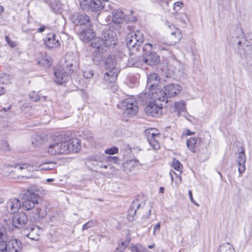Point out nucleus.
<instances>
[{
    "mask_svg": "<svg viewBox=\"0 0 252 252\" xmlns=\"http://www.w3.org/2000/svg\"><path fill=\"white\" fill-rule=\"evenodd\" d=\"M80 148V140L78 138L63 140L62 137H57L50 142L47 151L50 155L55 156L77 153Z\"/></svg>",
    "mask_w": 252,
    "mask_h": 252,
    "instance_id": "obj_1",
    "label": "nucleus"
},
{
    "mask_svg": "<svg viewBox=\"0 0 252 252\" xmlns=\"http://www.w3.org/2000/svg\"><path fill=\"white\" fill-rule=\"evenodd\" d=\"M139 98L143 101L149 100L150 103L145 107L147 114L152 117H158L161 113V109L165 104V98L158 95L155 92H147L141 94Z\"/></svg>",
    "mask_w": 252,
    "mask_h": 252,
    "instance_id": "obj_2",
    "label": "nucleus"
},
{
    "mask_svg": "<svg viewBox=\"0 0 252 252\" xmlns=\"http://www.w3.org/2000/svg\"><path fill=\"white\" fill-rule=\"evenodd\" d=\"M234 42L240 54L246 59L247 69L252 71V42L246 39L238 41L235 40Z\"/></svg>",
    "mask_w": 252,
    "mask_h": 252,
    "instance_id": "obj_3",
    "label": "nucleus"
},
{
    "mask_svg": "<svg viewBox=\"0 0 252 252\" xmlns=\"http://www.w3.org/2000/svg\"><path fill=\"white\" fill-rule=\"evenodd\" d=\"M137 209H139L141 213H145L143 215V219H149L151 213V207L150 204H146L145 202H139L138 199L133 201L131 206L128 211L127 219L132 221L134 220V215L135 214Z\"/></svg>",
    "mask_w": 252,
    "mask_h": 252,
    "instance_id": "obj_4",
    "label": "nucleus"
},
{
    "mask_svg": "<svg viewBox=\"0 0 252 252\" xmlns=\"http://www.w3.org/2000/svg\"><path fill=\"white\" fill-rule=\"evenodd\" d=\"M107 0H79L81 9L87 12H97L104 8Z\"/></svg>",
    "mask_w": 252,
    "mask_h": 252,
    "instance_id": "obj_5",
    "label": "nucleus"
},
{
    "mask_svg": "<svg viewBox=\"0 0 252 252\" xmlns=\"http://www.w3.org/2000/svg\"><path fill=\"white\" fill-rule=\"evenodd\" d=\"M144 35L139 31L132 32L127 34L126 44L129 50L137 51L144 41Z\"/></svg>",
    "mask_w": 252,
    "mask_h": 252,
    "instance_id": "obj_6",
    "label": "nucleus"
},
{
    "mask_svg": "<svg viewBox=\"0 0 252 252\" xmlns=\"http://www.w3.org/2000/svg\"><path fill=\"white\" fill-rule=\"evenodd\" d=\"M182 91V87L178 84H170L165 86L163 89L154 92L157 93L158 95L165 98V103L168 102V97H173L177 95Z\"/></svg>",
    "mask_w": 252,
    "mask_h": 252,
    "instance_id": "obj_7",
    "label": "nucleus"
},
{
    "mask_svg": "<svg viewBox=\"0 0 252 252\" xmlns=\"http://www.w3.org/2000/svg\"><path fill=\"white\" fill-rule=\"evenodd\" d=\"M27 221L26 215L23 212H19L13 216L12 220L5 219L3 225H5L6 228L12 230L13 227L18 228L23 227Z\"/></svg>",
    "mask_w": 252,
    "mask_h": 252,
    "instance_id": "obj_8",
    "label": "nucleus"
},
{
    "mask_svg": "<svg viewBox=\"0 0 252 252\" xmlns=\"http://www.w3.org/2000/svg\"><path fill=\"white\" fill-rule=\"evenodd\" d=\"M136 101L133 97H128L121 101V107L125 115L127 116H134L138 111Z\"/></svg>",
    "mask_w": 252,
    "mask_h": 252,
    "instance_id": "obj_9",
    "label": "nucleus"
},
{
    "mask_svg": "<svg viewBox=\"0 0 252 252\" xmlns=\"http://www.w3.org/2000/svg\"><path fill=\"white\" fill-rule=\"evenodd\" d=\"M147 136V140L149 145L154 150H158L160 148V144L158 140L160 138V135L157 129H151L146 131Z\"/></svg>",
    "mask_w": 252,
    "mask_h": 252,
    "instance_id": "obj_10",
    "label": "nucleus"
},
{
    "mask_svg": "<svg viewBox=\"0 0 252 252\" xmlns=\"http://www.w3.org/2000/svg\"><path fill=\"white\" fill-rule=\"evenodd\" d=\"M167 27L171 30V34L169 36L168 44L173 45L178 43L182 38V34L181 31L174 27L172 24L167 23L166 24Z\"/></svg>",
    "mask_w": 252,
    "mask_h": 252,
    "instance_id": "obj_11",
    "label": "nucleus"
},
{
    "mask_svg": "<svg viewBox=\"0 0 252 252\" xmlns=\"http://www.w3.org/2000/svg\"><path fill=\"white\" fill-rule=\"evenodd\" d=\"M160 78L157 73H152L148 76L147 89L145 93L158 91L157 89Z\"/></svg>",
    "mask_w": 252,
    "mask_h": 252,
    "instance_id": "obj_12",
    "label": "nucleus"
},
{
    "mask_svg": "<svg viewBox=\"0 0 252 252\" xmlns=\"http://www.w3.org/2000/svg\"><path fill=\"white\" fill-rule=\"evenodd\" d=\"M102 38L104 41V45L106 47H110L114 46L116 44L117 35L116 33L109 29L103 32Z\"/></svg>",
    "mask_w": 252,
    "mask_h": 252,
    "instance_id": "obj_13",
    "label": "nucleus"
},
{
    "mask_svg": "<svg viewBox=\"0 0 252 252\" xmlns=\"http://www.w3.org/2000/svg\"><path fill=\"white\" fill-rule=\"evenodd\" d=\"M60 37L54 33H50L47 34L44 40V43L47 48L55 49L60 46Z\"/></svg>",
    "mask_w": 252,
    "mask_h": 252,
    "instance_id": "obj_14",
    "label": "nucleus"
},
{
    "mask_svg": "<svg viewBox=\"0 0 252 252\" xmlns=\"http://www.w3.org/2000/svg\"><path fill=\"white\" fill-rule=\"evenodd\" d=\"M55 81L58 84H63L69 78V74L67 71L64 72L62 68L55 69L54 71Z\"/></svg>",
    "mask_w": 252,
    "mask_h": 252,
    "instance_id": "obj_15",
    "label": "nucleus"
},
{
    "mask_svg": "<svg viewBox=\"0 0 252 252\" xmlns=\"http://www.w3.org/2000/svg\"><path fill=\"white\" fill-rule=\"evenodd\" d=\"M73 23L76 25H89L90 19L84 13H75L72 16Z\"/></svg>",
    "mask_w": 252,
    "mask_h": 252,
    "instance_id": "obj_16",
    "label": "nucleus"
},
{
    "mask_svg": "<svg viewBox=\"0 0 252 252\" xmlns=\"http://www.w3.org/2000/svg\"><path fill=\"white\" fill-rule=\"evenodd\" d=\"M21 206V201L17 198H13L10 199L6 203L5 208L6 211L10 213L17 212Z\"/></svg>",
    "mask_w": 252,
    "mask_h": 252,
    "instance_id": "obj_17",
    "label": "nucleus"
},
{
    "mask_svg": "<svg viewBox=\"0 0 252 252\" xmlns=\"http://www.w3.org/2000/svg\"><path fill=\"white\" fill-rule=\"evenodd\" d=\"M41 189L37 186H31L28 187L26 192L25 193V197L34 199L39 201L40 199V194Z\"/></svg>",
    "mask_w": 252,
    "mask_h": 252,
    "instance_id": "obj_18",
    "label": "nucleus"
},
{
    "mask_svg": "<svg viewBox=\"0 0 252 252\" xmlns=\"http://www.w3.org/2000/svg\"><path fill=\"white\" fill-rule=\"evenodd\" d=\"M7 252H21L23 245L20 241L12 239L7 243Z\"/></svg>",
    "mask_w": 252,
    "mask_h": 252,
    "instance_id": "obj_19",
    "label": "nucleus"
},
{
    "mask_svg": "<svg viewBox=\"0 0 252 252\" xmlns=\"http://www.w3.org/2000/svg\"><path fill=\"white\" fill-rule=\"evenodd\" d=\"M143 60L148 65H154L159 63V57L155 52H151L144 55Z\"/></svg>",
    "mask_w": 252,
    "mask_h": 252,
    "instance_id": "obj_20",
    "label": "nucleus"
},
{
    "mask_svg": "<svg viewBox=\"0 0 252 252\" xmlns=\"http://www.w3.org/2000/svg\"><path fill=\"white\" fill-rule=\"evenodd\" d=\"M5 229L4 227L0 228V252H7L8 237Z\"/></svg>",
    "mask_w": 252,
    "mask_h": 252,
    "instance_id": "obj_21",
    "label": "nucleus"
},
{
    "mask_svg": "<svg viewBox=\"0 0 252 252\" xmlns=\"http://www.w3.org/2000/svg\"><path fill=\"white\" fill-rule=\"evenodd\" d=\"M238 154L239 156L237 159L238 164V171L240 176H241L246 170L245 163L246 160V157L243 149H242L241 151L239 152Z\"/></svg>",
    "mask_w": 252,
    "mask_h": 252,
    "instance_id": "obj_22",
    "label": "nucleus"
},
{
    "mask_svg": "<svg viewBox=\"0 0 252 252\" xmlns=\"http://www.w3.org/2000/svg\"><path fill=\"white\" fill-rule=\"evenodd\" d=\"M37 61L38 65L45 68L49 67L52 64L51 57L45 53H41Z\"/></svg>",
    "mask_w": 252,
    "mask_h": 252,
    "instance_id": "obj_23",
    "label": "nucleus"
},
{
    "mask_svg": "<svg viewBox=\"0 0 252 252\" xmlns=\"http://www.w3.org/2000/svg\"><path fill=\"white\" fill-rule=\"evenodd\" d=\"M94 37V33L91 29L82 30L79 34L80 39L83 42H87L92 40Z\"/></svg>",
    "mask_w": 252,
    "mask_h": 252,
    "instance_id": "obj_24",
    "label": "nucleus"
},
{
    "mask_svg": "<svg viewBox=\"0 0 252 252\" xmlns=\"http://www.w3.org/2000/svg\"><path fill=\"white\" fill-rule=\"evenodd\" d=\"M30 231L28 233L25 234L26 236L32 240H38L41 232V229L37 226H32L30 228Z\"/></svg>",
    "mask_w": 252,
    "mask_h": 252,
    "instance_id": "obj_25",
    "label": "nucleus"
},
{
    "mask_svg": "<svg viewBox=\"0 0 252 252\" xmlns=\"http://www.w3.org/2000/svg\"><path fill=\"white\" fill-rule=\"evenodd\" d=\"M39 201L37 200L25 197L23 202V207L24 210H30L35 207V205L38 204Z\"/></svg>",
    "mask_w": 252,
    "mask_h": 252,
    "instance_id": "obj_26",
    "label": "nucleus"
},
{
    "mask_svg": "<svg viewBox=\"0 0 252 252\" xmlns=\"http://www.w3.org/2000/svg\"><path fill=\"white\" fill-rule=\"evenodd\" d=\"M118 75L117 71L109 70L103 76L104 81L106 83H112L115 82Z\"/></svg>",
    "mask_w": 252,
    "mask_h": 252,
    "instance_id": "obj_27",
    "label": "nucleus"
},
{
    "mask_svg": "<svg viewBox=\"0 0 252 252\" xmlns=\"http://www.w3.org/2000/svg\"><path fill=\"white\" fill-rule=\"evenodd\" d=\"M112 14V21L116 24H121L123 22L124 15L123 11L120 9L113 10Z\"/></svg>",
    "mask_w": 252,
    "mask_h": 252,
    "instance_id": "obj_28",
    "label": "nucleus"
},
{
    "mask_svg": "<svg viewBox=\"0 0 252 252\" xmlns=\"http://www.w3.org/2000/svg\"><path fill=\"white\" fill-rule=\"evenodd\" d=\"M44 1L55 13L58 12L61 8V3L59 0H44Z\"/></svg>",
    "mask_w": 252,
    "mask_h": 252,
    "instance_id": "obj_29",
    "label": "nucleus"
},
{
    "mask_svg": "<svg viewBox=\"0 0 252 252\" xmlns=\"http://www.w3.org/2000/svg\"><path fill=\"white\" fill-rule=\"evenodd\" d=\"M116 62L114 60V56L112 55H108L105 61V67L108 70L117 71L115 68Z\"/></svg>",
    "mask_w": 252,
    "mask_h": 252,
    "instance_id": "obj_30",
    "label": "nucleus"
},
{
    "mask_svg": "<svg viewBox=\"0 0 252 252\" xmlns=\"http://www.w3.org/2000/svg\"><path fill=\"white\" fill-rule=\"evenodd\" d=\"M187 146L188 148L193 153L197 151L196 146L197 144V139L195 137H191L187 140Z\"/></svg>",
    "mask_w": 252,
    "mask_h": 252,
    "instance_id": "obj_31",
    "label": "nucleus"
},
{
    "mask_svg": "<svg viewBox=\"0 0 252 252\" xmlns=\"http://www.w3.org/2000/svg\"><path fill=\"white\" fill-rule=\"evenodd\" d=\"M92 46L94 48H96L97 49H99L102 48V47L105 46V45H104V41L103 39H101L100 37H94L92 41Z\"/></svg>",
    "mask_w": 252,
    "mask_h": 252,
    "instance_id": "obj_32",
    "label": "nucleus"
},
{
    "mask_svg": "<svg viewBox=\"0 0 252 252\" xmlns=\"http://www.w3.org/2000/svg\"><path fill=\"white\" fill-rule=\"evenodd\" d=\"M176 19L185 27L189 21L187 14L185 13H178L176 15Z\"/></svg>",
    "mask_w": 252,
    "mask_h": 252,
    "instance_id": "obj_33",
    "label": "nucleus"
},
{
    "mask_svg": "<svg viewBox=\"0 0 252 252\" xmlns=\"http://www.w3.org/2000/svg\"><path fill=\"white\" fill-rule=\"evenodd\" d=\"M77 63L76 61L66 60V66L67 69V72L70 74L73 73L74 69L76 68Z\"/></svg>",
    "mask_w": 252,
    "mask_h": 252,
    "instance_id": "obj_34",
    "label": "nucleus"
},
{
    "mask_svg": "<svg viewBox=\"0 0 252 252\" xmlns=\"http://www.w3.org/2000/svg\"><path fill=\"white\" fill-rule=\"evenodd\" d=\"M175 108L177 112V115L179 116L181 112H185L186 110L185 102L183 101L176 102L175 103Z\"/></svg>",
    "mask_w": 252,
    "mask_h": 252,
    "instance_id": "obj_35",
    "label": "nucleus"
},
{
    "mask_svg": "<svg viewBox=\"0 0 252 252\" xmlns=\"http://www.w3.org/2000/svg\"><path fill=\"white\" fill-rule=\"evenodd\" d=\"M92 60L93 62L98 65L102 61V53L100 50H97L93 54Z\"/></svg>",
    "mask_w": 252,
    "mask_h": 252,
    "instance_id": "obj_36",
    "label": "nucleus"
},
{
    "mask_svg": "<svg viewBox=\"0 0 252 252\" xmlns=\"http://www.w3.org/2000/svg\"><path fill=\"white\" fill-rule=\"evenodd\" d=\"M129 249L132 252H149L146 247L138 244L131 246Z\"/></svg>",
    "mask_w": 252,
    "mask_h": 252,
    "instance_id": "obj_37",
    "label": "nucleus"
},
{
    "mask_svg": "<svg viewBox=\"0 0 252 252\" xmlns=\"http://www.w3.org/2000/svg\"><path fill=\"white\" fill-rule=\"evenodd\" d=\"M220 252H235V250L232 245L226 243L220 247Z\"/></svg>",
    "mask_w": 252,
    "mask_h": 252,
    "instance_id": "obj_38",
    "label": "nucleus"
},
{
    "mask_svg": "<svg viewBox=\"0 0 252 252\" xmlns=\"http://www.w3.org/2000/svg\"><path fill=\"white\" fill-rule=\"evenodd\" d=\"M0 150L4 153L10 151V146L6 140H0Z\"/></svg>",
    "mask_w": 252,
    "mask_h": 252,
    "instance_id": "obj_39",
    "label": "nucleus"
},
{
    "mask_svg": "<svg viewBox=\"0 0 252 252\" xmlns=\"http://www.w3.org/2000/svg\"><path fill=\"white\" fill-rule=\"evenodd\" d=\"M209 153L207 149H205L203 151L200 152L198 158L200 161L203 162L206 160L209 157Z\"/></svg>",
    "mask_w": 252,
    "mask_h": 252,
    "instance_id": "obj_40",
    "label": "nucleus"
},
{
    "mask_svg": "<svg viewBox=\"0 0 252 252\" xmlns=\"http://www.w3.org/2000/svg\"><path fill=\"white\" fill-rule=\"evenodd\" d=\"M33 167V164L28 162L16 164L14 166L15 168L17 170L28 169L29 167Z\"/></svg>",
    "mask_w": 252,
    "mask_h": 252,
    "instance_id": "obj_41",
    "label": "nucleus"
},
{
    "mask_svg": "<svg viewBox=\"0 0 252 252\" xmlns=\"http://www.w3.org/2000/svg\"><path fill=\"white\" fill-rule=\"evenodd\" d=\"M172 166L176 170L179 172L180 174L182 173L183 166L179 160L175 158L173 159L172 161Z\"/></svg>",
    "mask_w": 252,
    "mask_h": 252,
    "instance_id": "obj_42",
    "label": "nucleus"
},
{
    "mask_svg": "<svg viewBox=\"0 0 252 252\" xmlns=\"http://www.w3.org/2000/svg\"><path fill=\"white\" fill-rule=\"evenodd\" d=\"M55 163L54 162H49L43 163L41 165V169L43 170H50L54 168L55 166Z\"/></svg>",
    "mask_w": 252,
    "mask_h": 252,
    "instance_id": "obj_43",
    "label": "nucleus"
},
{
    "mask_svg": "<svg viewBox=\"0 0 252 252\" xmlns=\"http://www.w3.org/2000/svg\"><path fill=\"white\" fill-rule=\"evenodd\" d=\"M118 152V148L116 147H113L105 150L104 153L108 155H114Z\"/></svg>",
    "mask_w": 252,
    "mask_h": 252,
    "instance_id": "obj_44",
    "label": "nucleus"
},
{
    "mask_svg": "<svg viewBox=\"0 0 252 252\" xmlns=\"http://www.w3.org/2000/svg\"><path fill=\"white\" fill-rule=\"evenodd\" d=\"M9 77V75L6 73L0 74V82L2 84L7 83V80Z\"/></svg>",
    "mask_w": 252,
    "mask_h": 252,
    "instance_id": "obj_45",
    "label": "nucleus"
},
{
    "mask_svg": "<svg viewBox=\"0 0 252 252\" xmlns=\"http://www.w3.org/2000/svg\"><path fill=\"white\" fill-rule=\"evenodd\" d=\"M106 160L108 162H114L116 164H119L120 159L117 157H108Z\"/></svg>",
    "mask_w": 252,
    "mask_h": 252,
    "instance_id": "obj_46",
    "label": "nucleus"
},
{
    "mask_svg": "<svg viewBox=\"0 0 252 252\" xmlns=\"http://www.w3.org/2000/svg\"><path fill=\"white\" fill-rule=\"evenodd\" d=\"M184 3L181 1H177L174 3L173 9L175 11H179L183 6Z\"/></svg>",
    "mask_w": 252,
    "mask_h": 252,
    "instance_id": "obj_47",
    "label": "nucleus"
},
{
    "mask_svg": "<svg viewBox=\"0 0 252 252\" xmlns=\"http://www.w3.org/2000/svg\"><path fill=\"white\" fill-rule=\"evenodd\" d=\"M94 75L93 70H86L83 72V76L86 78H90Z\"/></svg>",
    "mask_w": 252,
    "mask_h": 252,
    "instance_id": "obj_48",
    "label": "nucleus"
},
{
    "mask_svg": "<svg viewBox=\"0 0 252 252\" xmlns=\"http://www.w3.org/2000/svg\"><path fill=\"white\" fill-rule=\"evenodd\" d=\"M160 224L161 222H158L153 228V235H156L157 233H159L160 231Z\"/></svg>",
    "mask_w": 252,
    "mask_h": 252,
    "instance_id": "obj_49",
    "label": "nucleus"
},
{
    "mask_svg": "<svg viewBox=\"0 0 252 252\" xmlns=\"http://www.w3.org/2000/svg\"><path fill=\"white\" fill-rule=\"evenodd\" d=\"M5 40L8 44L11 47H14L16 45V43L14 41H12L8 36H5Z\"/></svg>",
    "mask_w": 252,
    "mask_h": 252,
    "instance_id": "obj_50",
    "label": "nucleus"
},
{
    "mask_svg": "<svg viewBox=\"0 0 252 252\" xmlns=\"http://www.w3.org/2000/svg\"><path fill=\"white\" fill-rule=\"evenodd\" d=\"M93 223V222L92 221H89L88 222H86L83 225L82 230H86L88 228L91 227Z\"/></svg>",
    "mask_w": 252,
    "mask_h": 252,
    "instance_id": "obj_51",
    "label": "nucleus"
},
{
    "mask_svg": "<svg viewBox=\"0 0 252 252\" xmlns=\"http://www.w3.org/2000/svg\"><path fill=\"white\" fill-rule=\"evenodd\" d=\"M30 96V97L35 101H37L40 99V96L37 94H35L34 93L31 94Z\"/></svg>",
    "mask_w": 252,
    "mask_h": 252,
    "instance_id": "obj_52",
    "label": "nucleus"
},
{
    "mask_svg": "<svg viewBox=\"0 0 252 252\" xmlns=\"http://www.w3.org/2000/svg\"><path fill=\"white\" fill-rule=\"evenodd\" d=\"M189 199L191 201V202L192 203H193L194 204H195L197 206H199V204L195 202L193 198V196H192V192L191 190H189Z\"/></svg>",
    "mask_w": 252,
    "mask_h": 252,
    "instance_id": "obj_53",
    "label": "nucleus"
},
{
    "mask_svg": "<svg viewBox=\"0 0 252 252\" xmlns=\"http://www.w3.org/2000/svg\"><path fill=\"white\" fill-rule=\"evenodd\" d=\"M46 29V27L44 25H42L40 28H38L36 30V32L42 33L43 32L45 29Z\"/></svg>",
    "mask_w": 252,
    "mask_h": 252,
    "instance_id": "obj_54",
    "label": "nucleus"
},
{
    "mask_svg": "<svg viewBox=\"0 0 252 252\" xmlns=\"http://www.w3.org/2000/svg\"><path fill=\"white\" fill-rule=\"evenodd\" d=\"M36 212H35V218L36 219H39L41 217H43V216H41L40 214V209L39 208H36L35 209Z\"/></svg>",
    "mask_w": 252,
    "mask_h": 252,
    "instance_id": "obj_55",
    "label": "nucleus"
},
{
    "mask_svg": "<svg viewBox=\"0 0 252 252\" xmlns=\"http://www.w3.org/2000/svg\"><path fill=\"white\" fill-rule=\"evenodd\" d=\"M148 47H149V48H150V50H151V49H152V44H150V43H147V44H146L144 45V47H143V49L144 50H147V49H148V48H147Z\"/></svg>",
    "mask_w": 252,
    "mask_h": 252,
    "instance_id": "obj_56",
    "label": "nucleus"
},
{
    "mask_svg": "<svg viewBox=\"0 0 252 252\" xmlns=\"http://www.w3.org/2000/svg\"><path fill=\"white\" fill-rule=\"evenodd\" d=\"M173 62L174 67H173V68L172 69V70L173 71H174V69H176V66L178 65V62L176 60H173Z\"/></svg>",
    "mask_w": 252,
    "mask_h": 252,
    "instance_id": "obj_57",
    "label": "nucleus"
},
{
    "mask_svg": "<svg viewBox=\"0 0 252 252\" xmlns=\"http://www.w3.org/2000/svg\"><path fill=\"white\" fill-rule=\"evenodd\" d=\"M173 174H175L176 176H178V174H176L175 173V172L174 171H170V177H171V179L172 180V181H173Z\"/></svg>",
    "mask_w": 252,
    "mask_h": 252,
    "instance_id": "obj_58",
    "label": "nucleus"
},
{
    "mask_svg": "<svg viewBox=\"0 0 252 252\" xmlns=\"http://www.w3.org/2000/svg\"><path fill=\"white\" fill-rule=\"evenodd\" d=\"M194 134V132L190 131L189 130H187V134L188 135H191Z\"/></svg>",
    "mask_w": 252,
    "mask_h": 252,
    "instance_id": "obj_59",
    "label": "nucleus"
},
{
    "mask_svg": "<svg viewBox=\"0 0 252 252\" xmlns=\"http://www.w3.org/2000/svg\"><path fill=\"white\" fill-rule=\"evenodd\" d=\"M164 189L163 187H160L159 188V192L161 193H163L164 192Z\"/></svg>",
    "mask_w": 252,
    "mask_h": 252,
    "instance_id": "obj_60",
    "label": "nucleus"
},
{
    "mask_svg": "<svg viewBox=\"0 0 252 252\" xmlns=\"http://www.w3.org/2000/svg\"><path fill=\"white\" fill-rule=\"evenodd\" d=\"M47 182H51L54 181V179L53 178H49L46 180Z\"/></svg>",
    "mask_w": 252,
    "mask_h": 252,
    "instance_id": "obj_61",
    "label": "nucleus"
},
{
    "mask_svg": "<svg viewBox=\"0 0 252 252\" xmlns=\"http://www.w3.org/2000/svg\"><path fill=\"white\" fill-rule=\"evenodd\" d=\"M155 247V244H153L151 245H150L148 246V248L149 249H153Z\"/></svg>",
    "mask_w": 252,
    "mask_h": 252,
    "instance_id": "obj_62",
    "label": "nucleus"
},
{
    "mask_svg": "<svg viewBox=\"0 0 252 252\" xmlns=\"http://www.w3.org/2000/svg\"><path fill=\"white\" fill-rule=\"evenodd\" d=\"M4 11V8L2 6L0 5V13Z\"/></svg>",
    "mask_w": 252,
    "mask_h": 252,
    "instance_id": "obj_63",
    "label": "nucleus"
},
{
    "mask_svg": "<svg viewBox=\"0 0 252 252\" xmlns=\"http://www.w3.org/2000/svg\"><path fill=\"white\" fill-rule=\"evenodd\" d=\"M3 93V90L2 88H0V95Z\"/></svg>",
    "mask_w": 252,
    "mask_h": 252,
    "instance_id": "obj_64",
    "label": "nucleus"
}]
</instances>
